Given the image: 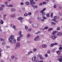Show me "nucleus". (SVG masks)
I'll use <instances>...</instances> for the list:
<instances>
[{
    "label": "nucleus",
    "instance_id": "nucleus-21",
    "mask_svg": "<svg viewBox=\"0 0 62 62\" xmlns=\"http://www.w3.org/2000/svg\"><path fill=\"white\" fill-rule=\"evenodd\" d=\"M14 58H15V56L14 55H12L11 57V58L12 59H14Z\"/></svg>",
    "mask_w": 62,
    "mask_h": 62
},
{
    "label": "nucleus",
    "instance_id": "nucleus-52",
    "mask_svg": "<svg viewBox=\"0 0 62 62\" xmlns=\"http://www.w3.org/2000/svg\"><path fill=\"white\" fill-rule=\"evenodd\" d=\"M21 5H23V2H21L20 3Z\"/></svg>",
    "mask_w": 62,
    "mask_h": 62
},
{
    "label": "nucleus",
    "instance_id": "nucleus-17",
    "mask_svg": "<svg viewBox=\"0 0 62 62\" xmlns=\"http://www.w3.org/2000/svg\"><path fill=\"white\" fill-rule=\"evenodd\" d=\"M33 53V51H30V52H28V55H30V54L31 53Z\"/></svg>",
    "mask_w": 62,
    "mask_h": 62
},
{
    "label": "nucleus",
    "instance_id": "nucleus-48",
    "mask_svg": "<svg viewBox=\"0 0 62 62\" xmlns=\"http://www.w3.org/2000/svg\"><path fill=\"white\" fill-rule=\"evenodd\" d=\"M44 15H45V13H42V16H44Z\"/></svg>",
    "mask_w": 62,
    "mask_h": 62
},
{
    "label": "nucleus",
    "instance_id": "nucleus-1",
    "mask_svg": "<svg viewBox=\"0 0 62 62\" xmlns=\"http://www.w3.org/2000/svg\"><path fill=\"white\" fill-rule=\"evenodd\" d=\"M19 35L20 36V37H18L17 38V40L18 41H20V38H22L23 37V35L22 34V32L20 31L19 32Z\"/></svg>",
    "mask_w": 62,
    "mask_h": 62
},
{
    "label": "nucleus",
    "instance_id": "nucleus-4",
    "mask_svg": "<svg viewBox=\"0 0 62 62\" xmlns=\"http://www.w3.org/2000/svg\"><path fill=\"white\" fill-rule=\"evenodd\" d=\"M11 27L13 28L15 30H18V29L16 28V26H15L12 24L11 25Z\"/></svg>",
    "mask_w": 62,
    "mask_h": 62
},
{
    "label": "nucleus",
    "instance_id": "nucleus-49",
    "mask_svg": "<svg viewBox=\"0 0 62 62\" xmlns=\"http://www.w3.org/2000/svg\"><path fill=\"white\" fill-rule=\"evenodd\" d=\"M34 8H36L37 9L38 8V6H34Z\"/></svg>",
    "mask_w": 62,
    "mask_h": 62
},
{
    "label": "nucleus",
    "instance_id": "nucleus-62",
    "mask_svg": "<svg viewBox=\"0 0 62 62\" xmlns=\"http://www.w3.org/2000/svg\"><path fill=\"white\" fill-rule=\"evenodd\" d=\"M52 21H55V19H53L52 20Z\"/></svg>",
    "mask_w": 62,
    "mask_h": 62
},
{
    "label": "nucleus",
    "instance_id": "nucleus-50",
    "mask_svg": "<svg viewBox=\"0 0 62 62\" xmlns=\"http://www.w3.org/2000/svg\"><path fill=\"white\" fill-rule=\"evenodd\" d=\"M46 8H44L43 10H43V11H45V10H46Z\"/></svg>",
    "mask_w": 62,
    "mask_h": 62
},
{
    "label": "nucleus",
    "instance_id": "nucleus-56",
    "mask_svg": "<svg viewBox=\"0 0 62 62\" xmlns=\"http://www.w3.org/2000/svg\"><path fill=\"white\" fill-rule=\"evenodd\" d=\"M45 56L46 57H47L48 56V54H46L45 55Z\"/></svg>",
    "mask_w": 62,
    "mask_h": 62
},
{
    "label": "nucleus",
    "instance_id": "nucleus-15",
    "mask_svg": "<svg viewBox=\"0 0 62 62\" xmlns=\"http://www.w3.org/2000/svg\"><path fill=\"white\" fill-rule=\"evenodd\" d=\"M60 47L59 48V50H62V45H60Z\"/></svg>",
    "mask_w": 62,
    "mask_h": 62
},
{
    "label": "nucleus",
    "instance_id": "nucleus-16",
    "mask_svg": "<svg viewBox=\"0 0 62 62\" xmlns=\"http://www.w3.org/2000/svg\"><path fill=\"white\" fill-rule=\"evenodd\" d=\"M15 10H16L14 8H12L11 9V11L12 12H13V11H15Z\"/></svg>",
    "mask_w": 62,
    "mask_h": 62
},
{
    "label": "nucleus",
    "instance_id": "nucleus-3",
    "mask_svg": "<svg viewBox=\"0 0 62 62\" xmlns=\"http://www.w3.org/2000/svg\"><path fill=\"white\" fill-rule=\"evenodd\" d=\"M33 27L36 28L38 26V24L36 23H33L32 24Z\"/></svg>",
    "mask_w": 62,
    "mask_h": 62
},
{
    "label": "nucleus",
    "instance_id": "nucleus-59",
    "mask_svg": "<svg viewBox=\"0 0 62 62\" xmlns=\"http://www.w3.org/2000/svg\"><path fill=\"white\" fill-rule=\"evenodd\" d=\"M2 45H5V42H3L2 43Z\"/></svg>",
    "mask_w": 62,
    "mask_h": 62
},
{
    "label": "nucleus",
    "instance_id": "nucleus-54",
    "mask_svg": "<svg viewBox=\"0 0 62 62\" xmlns=\"http://www.w3.org/2000/svg\"><path fill=\"white\" fill-rule=\"evenodd\" d=\"M28 15H31V12L29 13H28Z\"/></svg>",
    "mask_w": 62,
    "mask_h": 62
},
{
    "label": "nucleus",
    "instance_id": "nucleus-13",
    "mask_svg": "<svg viewBox=\"0 0 62 62\" xmlns=\"http://www.w3.org/2000/svg\"><path fill=\"white\" fill-rule=\"evenodd\" d=\"M57 36H61L62 35V33L61 32H59L57 33Z\"/></svg>",
    "mask_w": 62,
    "mask_h": 62
},
{
    "label": "nucleus",
    "instance_id": "nucleus-63",
    "mask_svg": "<svg viewBox=\"0 0 62 62\" xmlns=\"http://www.w3.org/2000/svg\"><path fill=\"white\" fill-rule=\"evenodd\" d=\"M6 48L7 49H8V48H10V47H9V46H7L6 47Z\"/></svg>",
    "mask_w": 62,
    "mask_h": 62
},
{
    "label": "nucleus",
    "instance_id": "nucleus-45",
    "mask_svg": "<svg viewBox=\"0 0 62 62\" xmlns=\"http://www.w3.org/2000/svg\"><path fill=\"white\" fill-rule=\"evenodd\" d=\"M27 15H28L27 14V13H25L24 14V16H26Z\"/></svg>",
    "mask_w": 62,
    "mask_h": 62
},
{
    "label": "nucleus",
    "instance_id": "nucleus-35",
    "mask_svg": "<svg viewBox=\"0 0 62 62\" xmlns=\"http://www.w3.org/2000/svg\"><path fill=\"white\" fill-rule=\"evenodd\" d=\"M48 31H51V30H53V28H49L48 29Z\"/></svg>",
    "mask_w": 62,
    "mask_h": 62
},
{
    "label": "nucleus",
    "instance_id": "nucleus-27",
    "mask_svg": "<svg viewBox=\"0 0 62 62\" xmlns=\"http://www.w3.org/2000/svg\"><path fill=\"white\" fill-rule=\"evenodd\" d=\"M30 35L29 34H28L27 35V38H29L30 37Z\"/></svg>",
    "mask_w": 62,
    "mask_h": 62
},
{
    "label": "nucleus",
    "instance_id": "nucleus-23",
    "mask_svg": "<svg viewBox=\"0 0 62 62\" xmlns=\"http://www.w3.org/2000/svg\"><path fill=\"white\" fill-rule=\"evenodd\" d=\"M15 16V14L12 15L11 16V17L12 18H13V17H14Z\"/></svg>",
    "mask_w": 62,
    "mask_h": 62
},
{
    "label": "nucleus",
    "instance_id": "nucleus-24",
    "mask_svg": "<svg viewBox=\"0 0 62 62\" xmlns=\"http://www.w3.org/2000/svg\"><path fill=\"white\" fill-rule=\"evenodd\" d=\"M42 47L43 48H46V47H47V46L45 45H44L42 46Z\"/></svg>",
    "mask_w": 62,
    "mask_h": 62
},
{
    "label": "nucleus",
    "instance_id": "nucleus-31",
    "mask_svg": "<svg viewBox=\"0 0 62 62\" xmlns=\"http://www.w3.org/2000/svg\"><path fill=\"white\" fill-rule=\"evenodd\" d=\"M53 17V13H52L51 14V18H52Z\"/></svg>",
    "mask_w": 62,
    "mask_h": 62
},
{
    "label": "nucleus",
    "instance_id": "nucleus-7",
    "mask_svg": "<svg viewBox=\"0 0 62 62\" xmlns=\"http://www.w3.org/2000/svg\"><path fill=\"white\" fill-rule=\"evenodd\" d=\"M20 46V43L18 42L16 44V47L17 48H19Z\"/></svg>",
    "mask_w": 62,
    "mask_h": 62
},
{
    "label": "nucleus",
    "instance_id": "nucleus-30",
    "mask_svg": "<svg viewBox=\"0 0 62 62\" xmlns=\"http://www.w3.org/2000/svg\"><path fill=\"white\" fill-rule=\"evenodd\" d=\"M3 10V8L0 7V10Z\"/></svg>",
    "mask_w": 62,
    "mask_h": 62
},
{
    "label": "nucleus",
    "instance_id": "nucleus-57",
    "mask_svg": "<svg viewBox=\"0 0 62 62\" xmlns=\"http://www.w3.org/2000/svg\"><path fill=\"white\" fill-rule=\"evenodd\" d=\"M31 6L32 7H33V8H35V6H34V5H31Z\"/></svg>",
    "mask_w": 62,
    "mask_h": 62
},
{
    "label": "nucleus",
    "instance_id": "nucleus-10",
    "mask_svg": "<svg viewBox=\"0 0 62 62\" xmlns=\"http://www.w3.org/2000/svg\"><path fill=\"white\" fill-rule=\"evenodd\" d=\"M36 56H34L32 58V60L33 61H35L36 60Z\"/></svg>",
    "mask_w": 62,
    "mask_h": 62
},
{
    "label": "nucleus",
    "instance_id": "nucleus-19",
    "mask_svg": "<svg viewBox=\"0 0 62 62\" xmlns=\"http://www.w3.org/2000/svg\"><path fill=\"white\" fill-rule=\"evenodd\" d=\"M56 53L58 54H60L61 52L60 51H56Z\"/></svg>",
    "mask_w": 62,
    "mask_h": 62
},
{
    "label": "nucleus",
    "instance_id": "nucleus-44",
    "mask_svg": "<svg viewBox=\"0 0 62 62\" xmlns=\"http://www.w3.org/2000/svg\"><path fill=\"white\" fill-rule=\"evenodd\" d=\"M60 28L59 27H58L57 28V30H60Z\"/></svg>",
    "mask_w": 62,
    "mask_h": 62
},
{
    "label": "nucleus",
    "instance_id": "nucleus-58",
    "mask_svg": "<svg viewBox=\"0 0 62 62\" xmlns=\"http://www.w3.org/2000/svg\"><path fill=\"white\" fill-rule=\"evenodd\" d=\"M43 4H46V2L45 1L43 2Z\"/></svg>",
    "mask_w": 62,
    "mask_h": 62
},
{
    "label": "nucleus",
    "instance_id": "nucleus-64",
    "mask_svg": "<svg viewBox=\"0 0 62 62\" xmlns=\"http://www.w3.org/2000/svg\"><path fill=\"white\" fill-rule=\"evenodd\" d=\"M4 5H1V6H2V7H4Z\"/></svg>",
    "mask_w": 62,
    "mask_h": 62
},
{
    "label": "nucleus",
    "instance_id": "nucleus-26",
    "mask_svg": "<svg viewBox=\"0 0 62 62\" xmlns=\"http://www.w3.org/2000/svg\"><path fill=\"white\" fill-rule=\"evenodd\" d=\"M25 4L26 5H29V2H25Z\"/></svg>",
    "mask_w": 62,
    "mask_h": 62
},
{
    "label": "nucleus",
    "instance_id": "nucleus-36",
    "mask_svg": "<svg viewBox=\"0 0 62 62\" xmlns=\"http://www.w3.org/2000/svg\"><path fill=\"white\" fill-rule=\"evenodd\" d=\"M18 59V58L17 57H15L14 59L15 61H16Z\"/></svg>",
    "mask_w": 62,
    "mask_h": 62
},
{
    "label": "nucleus",
    "instance_id": "nucleus-12",
    "mask_svg": "<svg viewBox=\"0 0 62 62\" xmlns=\"http://www.w3.org/2000/svg\"><path fill=\"white\" fill-rule=\"evenodd\" d=\"M3 19L4 20H6V17L7 16V15L6 14H5L3 15Z\"/></svg>",
    "mask_w": 62,
    "mask_h": 62
},
{
    "label": "nucleus",
    "instance_id": "nucleus-18",
    "mask_svg": "<svg viewBox=\"0 0 62 62\" xmlns=\"http://www.w3.org/2000/svg\"><path fill=\"white\" fill-rule=\"evenodd\" d=\"M49 27L47 26L45 28L42 29V30H44V29H47L48 28H49Z\"/></svg>",
    "mask_w": 62,
    "mask_h": 62
},
{
    "label": "nucleus",
    "instance_id": "nucleus-42",
    "mask_svg": "<svg viewBox=\"0 0 62 62\" xmlns=\"http://www.w3.org/2000/svg\"><path fill=\"white\" fill-rule=\"evenodd\" d=\"M31 30L32 29H31V28H30L29 29H28V31H31Z\"/></svg>",
    "mask_w": 62,
    "mask_h": 62
},
{
    "label": "nucleus",
    "instance_id": "nucleus-47",
    "mask_svg": "<svg viewBox=\"0 0 62 62\" xmlns=\"http://www.w3.org/2000/svg\"><path fill=\"white\" fill-rule=\"evenodd\" d=\"M43 18L44 19H47V18L46 17H45V16H43Z\"/></svg>",
    "mask_w": 62,
    "mask_h": 62
},
{
    "label": "nucleus",
    "instance_id": "nucleus-5",
    "mask_svg": "<svg viewBox=\"0 0 62 62\" xmlns=\"http://www.w3.org/2000/svg\"><path fill=\"white\" fill-rule=\"evenodd\" d=\"M51 38L52 39L54 40V39H55L57 38V36H52L51 37Z\"/></svg>",
    "mask_w": 62,
    "mask_h": 62
},
{
    "label": "nucleus",
    "instance_id": "nucleus-51",
    "mask_svg": "<svg viewBox=\"0 0 62 62\" xmlns=\"http://www.w3.org/2000/svg\"><path fill=\"white\" fill-rule=\"evenodd\" d=\"M57 18V16H55L54 17V19H56Z\"/></svg>",
    "mask_w": 62,
    "mask_h": 62
},
{
    "label": "nucleus",
    "instance_id": "nucleus-28",
    "mask_svg": "<svg viewBox=\"0 0 62 62\" xmlns=\"http://www.w3.org/2000/svg\"><path fill=\"white\" fill-rule=\"evenodd\" d=\"M42 56V55H41L40 54H39L38 55V57H40H40Z\"/></svg>",
    "mask_w": 62,
    "mask_h": 62
},
{
    "label": "nucleus",
    "instance_id": "nucleus-60",
    "mask_svg": "<svg viewBox=\"0 0 62 62\" xmlns=\"http://www.w3.org/2000/svg\"><path fill=\"white\" fill-rule=\"evenodd\" d=\"M0 40H1V41H3V39L1 38H0Z\"/></svg>",
    "mask_w": 62,
    "mask_h": 62
},
{
    "label": "nucleus",
    "instance_id": "nucleus-14",
    "mask_svg": "<svg viewBox=\"0 0 62 62\" xmlns=\"http://www.w3.org/2000/svg\"><path fill=\"white\" fill-rule=\"evenodd\" d=\"M57 32H58V31H54L52 32V33L53 35H54L55 33H56Z\"/></svg>",
    "mask_w": 62,
    "mask_h": 62
},
{
    "label": "nucleus",
    "instance_id": "nucleus-43",
    "mask_svg": "<svg viewBox=\"0 0 62 62\" xmlns=\"http://www.w3.org/2000/svg\"><path fill=\"white\" fill-rule=\"evenodd\" d=\"M46 16L47 17H50V16H49V14H48L46 15Z\"/></svg>",
    "mask_w": 62,
    "mask_h": 62
},
{
    "label": "nucleus",
    "instance_id": "nucleus-33",
    "mask_svg": "<svg viewBox=\"0 0 62 62\" xmlns=\"http://www.w3.org/2000/svg\"><path fill=\"white\" fill-rule=\"evenodd\" d=\"M28 26H25V28L26 30H27V29H28Z\"/></svg>",
    "mask_w": 62,
    "mask_h": 62
},
{
    "label": "nucleus",
    "instance_id": "nucleus-6",
    "mask_svg": "<svg viewBox=\"0 0 62 62\" xmlns=\"http://www.w3.org/2000/svg\"><path fill=\"white\" fill-rule=\"evenodd\" d=\"M30 4L31 5H34L36 3L35 2H34L33 0H30Z\"/></svg>",
    "mask_w": 62,
    "mask_h": 62
},
{
    "label": "nucleus",
    "instance_id": "nucleus-37",
    "mask_svg": "<svg viewBox=\"0 0 62 62\" xmlns=\"http://www.w3.org/2000/svg\"><path fill=\"white\" fill-rule=\"evenodd\" d=\"M52 25H53H53H55L56 23H55L52 22Z\"/></svg>",
    "mask_w": 62,
    "mask_h": 62
},
{
    "label": "nucleus",
    "instance_id": "nucleus-2",
    "mask_svg": "<svg viewBox=\"0 0 62 62\" xmlns=\"http://www.w3.org/2000/svg\"><path fill=\"white\" fill-rule=\"evenodd\" d=\"M14 37L13 36H11L8 38L11 44H13V43L12 42V40L14 39Z\"/></svg>",
    "mask_w": 62,
    "mask_h": 62
},
{
    "label": "nucleus",
    "instance_id": "nucleus-9",
    "mask_svg": "<svg viewBox=\"0 0 62 62\" xmlns=\"http://www.w3.org/2000/svg\"><path fill=\"white\" fill-rule=\"evenodd\" d=\"M39 36H37L34 39V40L35 41H37L38 39H39Z\"/></svg>",
    "mask_w": 62,
    "mask_h": 62
},
{
    "label": "nucleus",
    "instance_id": "nucleus-25",
    "mask_svg": "<svg viewBox=\"0 0 62 62\" xmlns=\"http://www.w3.org/2000/svg\"><path fill=\"white\" fill-rule=\"evenodd\" d=\"M58 60L59 62H62V59L61 58H60Z\"/></svg>",
    "mask_w": 62,
    "mask_h": 62
},
{
    "label": "nucleus",
    "instance_id": "nucleus-55",
    "mask_svg": "<svg viewBox=\"0 0 62 62\" xmlns=\"http://www.w3.org/2000/svg\"><path fill=\"white\" fill-rule=\"evenodd\" d=\"M42 3H41L39 4V6H42Z\"/></svg>",
    "mask_w": 62,
    "mask_h": 62
},
{
    "label": "nucleus",
    "instance_id": "nucleus-40",
    "mask_svg": "<svg viewBox=\"0 0 62 62\" xmlns=\"http://www.w3.org/2000/svg\"><path fill=\"white\" fill-rule=\"evenodd\" d=\"M44 12V11H43V10L40 11V13H43Z\"/></svg>",
    "mask_w": 62,
    "mask_h": 62
},
{
    "label": "nucleus",
    "instance_id": "nucleus-29",
    "mask_svg": "<svg viewBox=\"0 0 62 62\" xmlns=\"http://www.w3.org/2000/svg\"><path fill=\"white\" fill-rule=\"evenodd\" d=\"M13 42L14 43H16V39H14L13 40Z\"/></svg>",
    "mask_w": 62,
    "mask_h": 62
},
{
    "label": "nucleus",
    "instance_id": "nucleus-11",
    "mask_svg": "<svg viewBox=\"0 0 62 62\" xmlns=\"http://www.w3.org/2000/svg\"><path fill=\"white\" fill-rule=\"evenodd\" d=\"M23 19V18L22 17H19L18 18V19L19 21H21V20H22Z\"/></svg>",
    "mask_w": 62,
    "mask_h": 62
},
{
    "label": "nucleus",
    "instance_id": "nucleus-22",
    "mask_svg": "<svg viewBox=\"0 0 62 62\" xmlns=\"http://www.w3.org/2000/svg\"><path fill=\"white\" fill-rule=\"evenodd\" d=\"M0 23L1 24H3V23H4V21H3V20H0Z\"/></svg>",
    "mask_w": 62,
    "mask_h": 62
},
{
    "label": "nucleus",
    "instance_id": "nucleus-32",
    "mask_svg": "<svg viewBox=\"0 0 62 62\" xmlns=\"http://www.w3.org/2000/svg\"><path fill=\"white\" fill-rule=\"evenodd\" d=\"M41 33V32L40 31H38V32L35 33V34H39V33Z\"/></svg>",
    "mask_w": 62,
    "mask_h": 62
},
{
    "label": "nucleus",
    "instance_id": "nucleus-34",
    "mask_svg": "<svg viewBox=\"0 0 62 62\" xmlns=\"http://www.w3.org/2000/svg\"><path fill=\"white\" fill-rule=\"evenodd\" d=\"M53 7L54 8H56V5H54V6Z\"/></svg>",
    "mask_w": 62,
    "mask_h": 62
},
{
    "label": "nucleus",
    "instance_id": "nucleus-53",
    "mask_svg": "<svg viewBox=\"0 0 62 62\" xmlns=\"http://www.w3.org/2000/svg\"><path fill=\"white\" fill-rule=\"evenodd\" d=\"M22 9L23 10V11L24 10H25V8H22Z\"/></svg>",
    "mask_w": 62,
    "mask_h": 62
},
{
    "label": "nucleus",
    "instance_id": "nucleus-20",
    "mask_svg": "<svg viewBox=\"0 0 62 62\" xmlns=\"http://www.w3.org/2000/svg\"><path fill=\"white\" fill-rule=\"evenodd\" d=\"M40 59H41V60H43V59H45V58L43 57H42V56L40 57Z\"/></svg>",
    "mask_w": 62,
    "mask_h": 62
},
{
    "label": "nucleus",
    "instance_id": "nucleus-38",
    "mask_svg": "<svg viewBox=\"0 0 62 62\" xmlns=\"http://www.w3.org/2000/svg\"><path fill=\"white\" fill-rule=\"evenodd\" d=\"M51 52L50 50H48L47 51V54H50Z\"/></svg>",
    "mask_w": 62,
    "mask_h": 62
},
{
    "label": "nucleus",
    "instance_id": "nucleus-8",
    "mask_svg": "<svg viewBox=\"0 0 62 62\" xmlns=\"http://www.w3.org/2000/svg\"><path fill=\"white\" fill-rule=\"evenodd\" d=\"M58 44L57 43H52L50 45V46L51 47H53L54 45H58Z\"/></svg>",
    "mask_w": 62,
    "mask_h": 62
},
{
    "label": "nucleus",
    "instance_id": "nucleus-61",
    "mask_svg": "<svg viewBox=\"0 0 62 62\" xmlns=\"http://www.w3.org/2000/svg\"><path fill=\"white\" fill-rule=\"evenodd\" d=\"M23 20H20V22L21 23H23Z\"/></svg>",
    "mask_w": 62,
    "mask_h": 62
},
{
    "label": "nucleus",
    "instance_id": "nucleus-46",
    "mask_svg": "<svg viewBox=\"0 0 62 62\" xmlns=\"http://www.w3.org/2000/svg\"><path fill=\"white\" fill-rule=\"evenodd\" d=\"M33 51L34 52H36L37 51V49L35 48L33 49Z\"/></svg>",
    "mask_w": 62,
    "mask_h": 62
},
{
    "label": "nucleus",
    "instance_id": "nucleus-41",
    "mask_svg": "<svg viewBox=\"0 0 62 62\" xmlns=\"http://www.w3.org/2000/svg\"><path fill=\"white\" fill-rule=\"evenodd\" d=\"M9 7H13V6L12 5H9Z\"/></svg>",
    "mask_w": 62,
    "mask_h": 62
},
{
    "label": "nucleus",
    "instance_id": "nucleus-39",
    "mask_svg": "<svg viewBox=\"0 0 62 62\" xmlns=\"http://www.w3.org/2000/svg\"><path fill=\"white\" fill-rule=\"evenodd\" d=\"M40 19H41V18L40 17H38V20H39V21L40 20Z\"/></svg>",
    "mask_w": 62,
    "mask_h": 62
}]
</instances>
